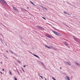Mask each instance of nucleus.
<instances>
[{"mask_svg":"<svg viewBox=\"0 0 80 80\" xmlns=\"http://www.w3.org/2000/svg\"><path fill=\"white\" fill-rule=\"evenodd\" d=\"M52 32L55 35H57V36H61V34L60 33H58L57 32L53 30H52Z\"/></svg>","mask_w":80,"mask_h":80,"instance_id":"1","label":"nucleus"},{"mask_svg":"<svg viewBox=\"0 0 80 80\" xmlns=\"http://www.w3.org/2000/svg\"><path fill=\"white\" fill-rule=\"evenodd\" d=\"M36 27L37 28L40 29V30H44V28H43L40 26H36Z\"/></svg>","mask_w":80,"mask_h":80,"instance_id":"2","label":"nucleus"},{"mask_svg":"<svg viewBox=\"0 0 80 80\" xmlns=\"http://www.w3.org/2000/svg\"><path fill=\"white\" fill-rule=\"evenodd\" d=\"M0 2L2 3H4L5 5H7V2L4 0H0Z\"/></svg>","mask_w":80,"mask_h":80,"instance_id":"3","label":"nucleus"},{"mask_svg":"<svg viewBox=\"0 0 80 80\" xmlns=\"http://www.w3.org/2000/svg\"><path fill=\"white\" fill-rule=\"evenodd\" d=\"M46 37H48V38H53V36H52V35H46Z\"/></svg>","mask_w":80,"mask_h":80,"instance_id":"4","label":"nucleus"},{"mask_svg":"<svg viewBox=\"0 0 80 80\" xmlns=\"http://www.w3.org/2000/svg\"><path fill=\"white\" fill-rule=\"evenodd\" d=\"M31 53L33 55L34 57H37V58H40V57H39L38 56L36 55V54H34L32 53V52H31Z\"/></svg>","mask_w":80,"mask_h":80,"instance_id":"5","label":"nucleus"},{"mask_svg":"<svg viewBox=\"0 0 80 80\" xmlns=\"http://www.w3.org/2000/svg\"><path fill=\"white\" fill-rule=\"evenodd\" d=\"M65 63L66 65H71V63L68 62H65Z\"/></svg>","mask_w":80,"mask_h":80,"instance_id":"6","label":"nucleus"},{"mask_svg":"<svg viewBox=\"0 0 80 80\" xmlns=\"http://www.w3.org/2000/svg\"><path fill=\"white\" fill-rule=\"evenodd\" d=\"M63 44L65 45H66V46H67V47H68V46H67L68 45V44H67V42H64Z\"/></svg>","mask_w":80,"mask_h":80,"instance_id":"7","label":"nucleus"},{"mask_svg":"<svg viewBox=\"0 0 80 80\" xmlns=\"http://www.w3.org/2000/svg\"><path fill=\"white\" fill-rule=\"evenodd\" d=\"M75 64L76 65H77V66H78V67H80V64L77 63V62H75Z\"/></svg>","mask_w":80,"mask_h":80,"instance_id":"8","label":"nucleus"},{"mask_svg":"<svg viewBox=\"0 0 80 80\" xmlns=\"http://www.w3.org/2000/svg\"><path fill=\"white\" fill-rule=\"evenodd\" d=\"M13 9L14 10H15V11H17V12H18V10H17V9H16V8L13 7Z\"/></svg>","mask_w":80,"mask_h":80,"instance_id":"9","label":"nucleus"},{"mask_svg":"<svg viewBox=\"0 0 80 80\" xmlns=\"http://www.w3.org/2000/svg\"><path fill=\"white\" fill-rule=\"evenodd\" d=\"M66 78L67 80H70V78L68 76L66 77Z\"/></svg>","mask_w":80,"mask_h":80,"instance_id":"10","label":"nucleus"},{"mask_svg":"<svg viewBox=\"0 0 80 80\" xmlns=\"http://www.w3.org/2000/svg\"><path fill=\"white\" fill-rule=\"evenodd\" d=\"M39 64L41 65H44V64H43V62H39Z\"/></svg>","mask_w":80,"mask_h":80,"instance_id":"11","label":"nucleus"},{"mask_svg":"<svg viewBox=\"0 0 80 80\" xmlns=\"http://www.w3.org/2000/svg\"><path fill=\"white\" fill-rule=\"evenodd\" d=\"M41 7H42V8H44V9H45L46 10H47V8H44V7H43L42 6H41Z\"/></svg>","mask_w":80,"mask_h":80,"instance_id":"12","label":"nucleus"},{"mask_svg":"<svg viewBox=\"0 0 80 80\" xmlns=\"http://www.w3.org/2000/svg\"><path fill=\"white\" fill-rule=\"evenodd\" d=\"M45 47H47V48H49V49H50V48L47 46L45 45Z\"/></svg>","mask_w":80,"mask_h":80,"instance_id":"13","label":"nucleus"},{"mask_svg":"<svg viewBox=\"0 0 80 80\" xmlns=\"http://www.w3.org/2000/svg\"><path fill=\"white\" fill-rule=\"evenodd\" d=\"M9 52H11V53H13V54H14V55H15V53L13 52L12 51L10 50Z\"/></svg>","mask_w":80,"mask_h":80,"instance_id":"14","label":"nucleus"},{"mask_svg":"<svg viewBox=\"0 0 80 80\" xmlns=\"http://www.w3.org/2000/svg\"><path fill=\"white\" fill-rule=\"evenodd\" d=\"M30 3H32V5H35V4H34L33 2H32V1H30Z\"/></svg>","mask_w":80,"mask_h":80,"instance_id":"15","label":"nucleus"},{"mask_svg":"<svg viewBox=\"0 0 80 80\" xmlns=\"http://www.w3.org/2000/svg\"><path fill=\"white\" fill-rule=\"evenodd\" d=\"M63 13H65V14H68V13L67 12H63Z\"/></svg>","mask_w":80,"mask_h":80,"instance_id":"16","label":"nucleus"},{"mask_svg":"<svg viewBox=\"0 0 80 80\" xmlns=\"http://www.w3.org/2000/svg\"><path fill=\"white\" fill-rule=\"evenodd\" d=\"M9 73L11 75H12V72H11V71H9Z\"/></svg>","mask_w":80,"mask_h":80,"instance_id":"17","label":"nucleus"},{"mask_svg":"<svg viewBox=\"0 0 80 80\" xmlns=\"http://www.w3.org/2000/svg\"><path fill=\"white\" fill-rule=\"evenodd\" d=\"M39 77H41V78H42V79H43V77H42V76H39Z\"/></svg>","mask_w":80,"mask_h":80,"instance_id":"18","label":"nucleus"},{"mask_svg":"<svg viewBox=\"0 0 80 80\" xmlns=\"http://www.w3.org/2000/svg\"><path fill=\"white\" fill-rule=\"evenodd\" d=\"M74 40H75V41H77V38H74Z\"/></svg>","mask_w":80,"mask_h":80,"instance_id":"19","label":"nucleus"},{"mask_svg":"<svg viewBox=\"0 0 80 80\" xmlns=\"http://www.w3.org/2000/svg\"><path fill=\"white\" fill-rule=\"evenodd\" d=\"M42 18H43V19H44V20H46V18H45L43 17H42Z\"/></svg>","mask_w":80,"mask_h":80,"instance_id":"20","label":"nucleus"},{"mask_svg":"<svg viewBox=\"0 0 80 80\" xmlns=\"http://www.w3.org/2000/svg\"><path fill=\"white\" fill-rule=\"evenodd\" d=\"M18 75H20V72H18Z\"/></svg>","mask_w":80,"mask_h":80,"instance_id":"21","label":"nucleus"},{"mask_svg":"<svg viewBox=\"0 0 80 80\" xmlns=\"http://www.w3.org/2000/svg\"><path fill=\"white\" fill-rule=\"evenodd\" d=\"M14 79H15V80H17V79H16V78L15 77L14 78Z\"/></svg>","mask_w":80,"mask_h":80,"instance_id":"22","label":"nucleus"},{"mask_svg":"<svg viewBox=\"0 0 80 80\" xmlns=\"http://www.w3.org/2000/svg\"><path fill=\"white\" fill-rule=\"evenodd\" d=\"M52 28H53L54 29H55V30H56V28H54L53 27H52Z\"/></svg>","mask_w":80,"mask_h":80,"instance_id":"23","label":"nucleus"},{"mask_svg":"<svg viewBox=\"0 0 80 80\" xmlns=\"http://www.w3.org/2000/svg\"><path fill=\"white\" fill-rule=\"evenodd\" d=\"M20 38H22V36H20Z\"/></svg>","mask_w":80,"mask_h":80,"instance_id":"24","label":"nucleus"},{"mask_svg":"<svg viewBox=\"0 0 80 80\" xmlns=\"http://www.w3.org/2000/svg\"><path fill=\"white\" fill-rule=\"evenodd\" d=\"M22 70H23V72H25V71H24V70H23V69H22Z\"/></svg>","mask_w":80,"mask_h":80,"instance_id":"25","label":"nucleus"},{"mask_svg":"<svg viewBox=\"0 0 80 80\" xmlns=\"http://www.w3.org/2000/svg\"><path fill=\"white\" fill-rule=\"evenodd\" d=\"M23 67H26V66L25 65L23 66Z\"/></svg>","mask_w":80,"mask_h":80,"instance_id":"26","label":"nucleus"},{"mask_svg":"<svg viewBox=\"0 0 80 80\" xmlns=\"http://www.w3.org/2000/svg\"><path fill=\"white\" fill-rule=\"evenodd\" d=\"M0 73H1L2 74V75L3 74V73H2V72H0Z\"/></svg>","mask_w":80,"mask_h":80,"instance_id":"27","label":"nucleus"},{"mask_svg":"<svg viewBox=\"0 0 80 80\" xmlns=\"http://www.w3.org/2000/svg\"><path fill=\"white\" fill-rule=\"evenodd\" d=\"M0 35H2V36H3V35H2V34L0 33Z\"/></svg>","mask_w":80,"mask_h":80,"instance_id":"28","label":"nucleus"},{"mask_svg":"<svg viewBox=\"0 0 80 80\" xmlns=\"http://www.w3.org/2000/svg\"><path fill=\"white\" fill-rule=\"evenodd\" d=\"M0 63H1V64H2V62H0Z\"/></svg>","mask_w":80,"mask_h":80,"instance_id":"29","label":"nucleus"},{"mask_svg":"<svg viewBox=\"0 0 80 80\" xmlns=\"http://www.w3.org/2000/svg\"><path fill=\"white\" fill-rule=\"evenodd\" d=\"M67 15H70V14H69L68 13V14H67Z\"/></svg>","mask_w":80,"mask_h":80,"instance_id":"30","label":"nucleus"},{"mask_svg":"<svg viewBox=\"0 0 80 80\" xmlns=\"http://www.w3.org/2000/svg\"><path fill=\"white\" fill-rule=\"evenodd\" d=\"M4 69H2V71H4Z\"/></svg>","mask_w":80,"mask_h":80,"instance_id":"31","label":"nucleus"},{"mask_svg":"<svg viewBox=\"0 0 80 80\" xmlns=\"http://www.w3.org/2000/svg\"><path fill=\"white\" fill-rule=\"evenodd\" d=\"M17 73H18V72H18V70H17Z\"/></svg>","mask_w":80,"mask_h":80,"instance_id":"32","label":"nucleus"},{"mask_svg":"<svg viewBox=\"0 0 80 80\" xmlns=\"http://www.w3.org/2000/svg\"><path fill=\"white\" fill-rule=\"evenodd\" d=\"M17 62H18L19 63H20V61H17Z\"/></svg>","mask_w":80,"mask_h":80,"instance_id":"33","label":"nucleus"},{"mask_svg":"<svg viewBox=\"0 0 80 80\" xmlns=\"http://www.w3.org/2000/svg\"><path fill=\"white\" fill-rule=\"evenodd\" d=\"M44 79H45V80H47V79H46V78H44Z\"/></svg>","mask_w":80,"mask_h":80,"instance_id":"34","label":"nucleus"},{"mask_svg":"<svg viewBox=\"0 0 80 80\" xmlns=\"http://www.w3.org/2000/svg\"><path fill=\"white\" fill-rule=\"evenodd\" d=\"M42 3H45V2H43V1H42Z\"/></svg>","mask_w":80,"mask_h":80,"instance_id":"35","label":"nucleus"},{"mask_svg":"<svg viewBox=\"0 0 80 80\" xmlns=\"http://www.w3.org/2000/svg\"><path fill=\"white\" fill-rule=\"evenodd\" d=\"M6 52H7V53H8V51H6Z\"/></svg>","mask_w":80,"mask_h":80,"instance_id":"36","label":"nucleus"},{"mask_svg":"<svg viewBox=\"0 0 80 80\" xmlns=\"http://www.w3.org/2000/svg\"><path fill=\"white\" fill-rule=\"evenodd\" d=\"M60 68V69H62V68Z\"/></svg>","mask_w":80,"mask_h":80,"instance_id":"37","label":"nucleus"},{"mask_svg":"<svg viewBox=\"0 0 80 80\" xmlns=\"http://www.w3.org/2000/svg\"><path fill=\"white\" fill-rule=\"evenodd\" d=\"M27 8H28V7H27Z\"/></svg>","mask_w":80,"mask_h":80,"instance_id":"38","label":"nucleus"},{"mask_svg":"<svg viewBox=\"0 0 80 80\" xmlns=\"http://www.w3.org/2000/svg\"><path fill=\"white\" fill-rule=\"evenodd\" d=\"M45 3V4H47V3H46L45 2V3Z\"/></svg>","mask_w":80,"mask_h":80,"instance_id":"39","label":"nucleus"},{"mask_svg":"<svg viewBox=\"0 0 80 80\" xmlns=\"http://www.w3.org/2000/svg\"><path fill=\"white\" fill-rule=\"evenodd\" d=\"M73 37V38H75V37Z\"/></svg>","mask_w":80,"mask_h":80,"instance_id":"40","label":"nucleus"},{"mask_svg":"<svg viewBox=\"0 0 80 80\" xmlns=\"http://www.w3.org/2000/svg\"><path fill=\"white\" fill-rule=\"evenodd\" d=\"M26 11H27V10H25Z\"/></svg>","mask_w":80,"mask_h":80,"instance_id":"41","label":"nucleus"}]
</instances>
